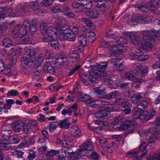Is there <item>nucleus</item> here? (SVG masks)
<instances>
[{
  "instance_id": "obj_1",
  "label": "nucleus",
  "mask_w": 160,
  "mask_h": 160,
  "mask_svg": "<svg viewBox=\"0 0 160 160\" xmlns=\"http://www.w3.org/2000/svg\"><path fill=\"white\" fill-rule=\"evenodd\" d=\"M107 65V62L105 64V63L101 62L100 64L94 67L91 72L89 73V75L81 74L80 75L81 80L86 85L98 83L99 78L101 76L104 77L107 75V73L105 71Z\"/></svg>"
},
{
  "instance_id": "obj_2",
  "label": "nucleus",
  "mask_w": 160,
  "mask_h": 160,
  "mask_svg": "<svg viewBox=\"0 0 160 160\" xmlns=\"http://www.w3.org/2000/svg\"><path fill=\"white\" fill-rule=\"evenodd\" d=\"M36 51L35 49L25 48L24 49V55L21 59L22 63L31 68H36L37 66L35 60Z\"/></svg>"
},
{
  "instance_id": "obj_3",
  "label": "nucleus",
  "mask_w": 160,
  "mask_h": 160,
  "mask_svg": "<svg viewBox=\"0 0 160 160\" xmlns=\"http://www.w3.org/2000/svg\"><path fill=\"white\" fill-rule=\"evenodd\" d=\"M56 30L57 31L54 32V34L59 39H65L72 42L75 40V35L71 31L68 25H59L58 27L57 26Z\"/></svg>"
},
{
  "instance_id": "obj_4",
  "label": "nucleus",
  "mask_w": 160,
  "mask_h": 160,
  "mask_svg": "<svg viewBox=\"0 0 160 160\" xmlns=\"http://www.w3.org/2000/svg\"><path fill=\"white\" fill-rule=\"evenodd\" d=\"M93 149V146L92 144L90 139L87 140L83 144L80 146V149L76 151V153L78 154V156L81 157L82 156L85 155L86 151H90Z\"/></svg>"
},
{
  "instance_id": "obj_5",
  "label": "nucleus",
  "mask_w": 160,
  "mask_h": 160,
  "mask_svg": "<svg viewBox=\"0 0 160 160\" xmlns=\"http://www.w3.org/2000/svg\"><path fill=\"white\" fill-rule=\"evenodd\" d=\"M62 153H64L66 157H68L69 159H76L78 157V154L75 152H72L69 148L67 147V144L62 147Z\"/></svg>"
},
{
  "instance_id": "obj_6",
  "label": "nucleus",
  "mask_w": 160,
  "mask_h": 160,
  "mask_svg": "<svg viewBox=\"0 0 160 160\" xmlns=\"http://www.w3.org/2000/svg\"><path fill=\"white\" fill-rule=\"evenodd\" d=\"M77 98L78 101H83L87 104H92L94 102L89 95L85 94L83 93H78L77 96Z\"/></svg>"
},
{
  "instance_id": "obj_7",
  "label": "nucleus",
  "mask_w": 160,
  "mask_h": 160,
  "mask_svg": "<svg viewBox=\"0 0 160 160\" xmlns=\"http://www.w3.org/2000/svg\"><path fill=\"white\" fill-rule=\"evenodd\" d=\"M132 67L135 71L141 75H144L148 73V68L145 66L142 67L140 63H134Z\"/></svg>"
},
{
  "instance_id": "obj_8",
  "label": "nucleus",
  "mask_w": 160,
  "mask_h": 160,
  "mask_svg": "<svg viewBox=\"0 0 160 160\" xmlns=\"http://www.w3.org/2000/svg\"><path fill=\"white\" fill-rule=\"evenodd\" d=\"M160 7V1L159 0H151V13L156 14L159 13L158 8Z\"/></svg>"
},
{
  "instance_id": "obj_9",
  "label": "nucleus",
  "mask_w": 160,
  "mask_h": 160,
  "mask_svg": "<svg viewBox=\"0 0 160 160\" xmlns=\"http://www.w3.org/2000/svg\"><path fill=\"white\" fill-rule=\"evenodd\" d=\"M106 0H96V7L101 9L102 11H105L108 9Z\"/></svg>"
},
{
  "instance_id": "obj_10",
  "label": "nucleus",
  "mask_w": 160,
  "mask_h": 160,
  "mask_svg": "<svg viewBox=\"0 0 160 160\" xmlns=\"http://www.w3.org/2000/svg\"><path fill=\"white\" fill-rule=\"evenodd\" d=\"M110 113L105 110L103 108H101L98 110L95 113V116L99 119H104L108 116Z\"/></svg>"
},
{
  "instance_id": "obj_11",
  "label": "nucleus",
  "mask_w": 160,
  "mask_h": 160,
  "mask_svg": "<svg viewBox=\"0 0 160 160\" xmlns=\"http://www.w3.org/2000/svg\"><path fill=\"white\" fill-rule=\"evenodd\" d=\"M140 150L142 152L141 155L139 157L138 156L135 155L133 157V160H140V159L142 158L146 154L148 150L146 147V144L144 142H143L139 146Z\"/></svg>"
},
{
  "instance_id": "obj_12",
  "label": "nucleus",
  "mask_w": 160,
  "mask_h": 160,
  "mask_svg": "<svg viewBox=\"0 0 160 160\" xmlns=\"http://www.w3.org/2000/svg\"><path fill=\"white\" fill-rule=\"evenodd\" d=\"M126 35L128 38H130L131 42L136 46L138 45L140 42L139 39L138 37H137L130 32H127Z\"/></svg>"
},
{
  "instance_id": "obj_13",
  "label": "nucleus",
  "mask_w": 160,
  "mask_h": 160,
  "mask_svg": "<svg viewBox=\"0 0 160 160\" xmlns=\"http://www.w3.org/2000/svg\"><path fill=\"white\" fill-rule=\"evenodd\" d=\"M134 7L138 8L141 12L144 13H147L149 10V4L147 3L143 5L142 4L138 3L134 5Z\"/></svg>"
},
{
  "instance_id": "obj_14",
  "label": "nucleus",
  "mask_w": 160,
  "mask_h": 160,
  "mask_svg": "<svg viewBox=\"0 0 160 160\" xmlns=\"http://www.w3.org/2000/svg\"><path fill=\"white\" fill-rule=\"evenodd\" d=\"M85 14L87 16L92 19H95L98 18L99 14L97 10H87L85 11Z\"/></svg>"
},
{
  "instance_id": "obj_15",
  "label": "nucleus",
  "mask_w": 160,
  "mask_h": 160,
  "mask_svg": "<svg viewBox=\"0 0 160 160\" xmlns=\"http://www.w3.org/2000/svg\"><path fill=\"white\" fill-rule=\"evenodd\" d=\"M115 102L117 105L122 106L124 108L130 107L132 105L131 103L126 101L125 99L123 98L117 99L115 100Z\"/></svg>"
},
{
  "instance_id": "obj_16",
  "label": "nucleus",
  "mask_w": 160,
  "mask_h": 160,
  "mask_svg": "<svg viewBox=\"0 0 160 160\" xmlns=\"http://www.w3.org/2000/svg\"><path fill=\"white\" fill-rule=\"evenodd\" d=\"M43 70L45 73H49L52 74H54L55 71L52 65H51L49 62H47L44 65Z\"/></svg>"
},
{
  "instance_id": "obj_17",
  "label": "nucleus",
  "mask_w": 160,
  "mask_h": 160,
  "mask_svg": "<svg viewBox=\"0 0 160 160\" xmlns=\"http://www.w3.org/2000/svg\"><path fill=\"white\" fill-rule=\"evenodd\" d=\"M38 22V19L36 18H33L30 21V26L29 27L30 32L33 34L36 30V25Z\"/></svg>"
},
{
  "instance_id": "obj_18",
  "label": "nucleus",
  "mask_w": 160,
  "mask_h": 160,
  "mask_svg": "<svg viewBox=\"0 0 160 160\" xmlns=\"http://www.w3.org/2000/svg\"><path fill=\"white\" fill-rule=\"evenodd\" d=\"M23 125V122H13L12 125V128L16 132L22 131V127Z\"/></svg>"
},
{
  "instance_id": "obj_19",
  "label": "nucleus",
  "mask_w": 160,
  "mask_h": 160,
  "mask_svg": "<svg viewBox=\"0 0 160 160\" xmlns=\"http://www.w3.org/2000/svg\"><path fill=\"white\" fill-rule=\"evenodd\" d=\"M11 147L10 144L7 139L5 140L3 138L0 140V147L2 149L8 150Z\"/></svg>"
},
{
  "instance_id": "obj_20",
  "label": "nucleus",
  "mask_w": 160,
  "mask_h": 160,
  "mask_svg": "<svg viewBox=\"0 0 160 160\" xmlns=\"http://www.w3.org/2000/svg\"><path fill=\"white\" fill-rule=\"evenodd\" d=\"M151 34H152L151 36V42L160 40V29L155 32L152 31Z\"/></svg>"
},
{
  "instance_id": "obj_21",
  "label": "nucleus",
  "mask_w": 160,
  "mask_h": 160,
  "mask_svg": "<svg viewBox=\"0 0 160 160\" xmlns=\"http://www.w3.org/2000/svg\"><path fill=\"white\" fill-rule=\"evenodd\" d=\"M21 29V25L20 24L14 26L12 29V34L14 38L18 37L19 34Z\"/></svg>"
},
{
  "instance_id": "obj_22",
  "label": "nucleus",
  "mask_w": 160,
  "mask_h": 160,
  "mask_svg": "<svg viewBox=\"0 0 160 160\" xmlns=\"http://www.w3.org/2000/svg\"><path fill=\"white\" fill-rule=\"evenodd\" d=\"M62 12H63L64 14L70 18H73L75 16L73 12L71 11V10L69 8L66 6H62Z\"/></svg>"
},
{
  "instance_id": "obj_23",
  "label": "nucleus",
  "mask_w": 160,
  "mask_h": 160,
  "mask_svg": "<svg viewBox=\"0 0 160 160\" xmlns=\"http://www.w3.org/2000/svg\"><path fill=\"white\" fill-rule=\"evenodd\" d=\"M80 1L81 5L83 6L84 8L89 9L91 8L92 6V2L91 0H77Z\"/></svg>"
},
{
  "instance_id": "obj_24",
  "label": "nucleus",
  "mask_w": 160,
  "mask_h": 160,
  "mask_svg": "<svg viewBox=\"0 0 160 160\" xmlns=\"http://www.w3.org/2000/svg\"><path fill=\"white\" fill-rule=\"evenodd\" d=\"M119 92L117 91H114L104 95V98L108 99H111L117 98L119 95Z\"/></svg>"
},
{
  "instance_id": "obj_25",
  "label": "nucleus",
  "mask_w": 160,
  "mask_h": 160,
  "mask_svg": "<svg viewBox=\"0 0 160 160\" xmlns=\"http://www.w3.org/2000/svg\"><path fill=\"white\" fill-rule=\"evenodd\" d=\"M58 125L60 128H63L64 129H66L68 128L70 125V123L68 122L67 119H64L62 120L61 121Z\"/></svg>"
},
{
  "instance_id": "obj_26",
  "label": "nucleus",
  "mask_w": 160,
  "mask_h": 160,
  "mask_svg": "<svg viewBox=\"0 0 160 160\" xmlns=\"http://www.w3.org/2000/svg\"><path fill=\"white\" fill-rule=\"evenodd\" d=\"M70 58L72 59V62L74 63L76 62L78 58V54L76 50H71L69 53Z\"/></svg>"
},
{
  "instance_id": "obj_27",
  "label": "nucleus",
  "mask_w": 160,
  "mask_h": 160,
  "mask_svg": "<svg viewBox=\"0 0 160 160\" xmlns=\"http://www.w3.org/2000/svg\"><path fill=\"white\" fill-rule=\"evenodd\" d=\"M30 21L28 18H26L23 20L21 25L22 28L25 30L27 32L29 31L30 29L29 27L30 26Z\"/></svg>"
},
{
  "instance_id": "obj_28",
  "label": "nucleus",
  "mask_w": 160,
  "mask_h": 160,
  "mask_svg": "<svg viewBox=\"0 0 160 160\" xmlns=\"http://www.w3.org/2000/svg\"><path fill=\"white\" fill-rule=\"evenodd\" d=\"M0 6L1 7L6 6L7 7V8L4 10H3V9H0V10H1L2 11V12H3L5 14V16L6 15H8V17H14L16 16V14H15V13L14 12H13V10H12V8H8L7 12L6 13H5V12H4V11L7 9V8H8L7 6V5H5L3 6L1 5Z\"/></svg>"
},
{
  "instance_id": "obj_29",
  "label": "nucleus",
  "mask_w": 160,
  "mask_h": 160,
  "mask_svg": "<svg viewBox=\"0 0 160 160\" xmlns=\"http://www.w3.org/2000/svg\"><path fill=\"white\" fill-rule=\"evenodd\" d=\"M142 98V97L141 96L140 93H138L132 96L131 99L133 103H136L138 102Z\"/></svg>"
},
{
  "instance_id": "obj_30",
  "label": "nucleus",
  "mask_w": 160,
  "mask_h": 160,
  "mask_svg": "<svg viewBox=\"0 0 160 160\" xmlns=\"http://www.w3.org/2000/svg\"><path fill=\"white\" fill-rule=\"evenodd\" d=\"M140 108L137 106L135 107L132 111L133 114L135 118L136 119L138 118L141 112L143 111Z\"/></svg>"
},
{
  "instance_id": "obj_31",
  "label": "nucleus",
  "mask_w": 160,
  "mask_h": 160,
  "mask_svg": "<svg viewBox=\"0 0 160 160\" xmlns=\"http://www.w3.org/2000/svg\"><path fill=\"white\" fill-rule=\"evenodd\" d=\"M82 21L83 23H85L89 28L92 29L94 28L93 23L89 19L84 18L82 19Z\"/></svg>"
},
{
  "instance_id": "obj_32",
  "label": "nucleus",
  "mask_w": 160,
  "mask_h": 160,
  "mask_svg": "<svg viewBox=\"0 0 160 160\" xmlns=\"http://www.w3.org/2000/svg\"><path fill=\"white\" fill-rule=\"evenodd\" d=\"M123 120L124 119L122 116H118L116 117L112 122V124L113 125L121 124L123 122Z\"/></svg>"
},
{
  "instance_id": "obj_33",
  "label": "nucleus",
  "mask_w": 160,
  "mask_h": 160,
  "mask_svg": "<svg viewBox=\"0 0 160 160\" xmlns=\"http://www.w3.org/2000/svg\"><path fill=\"white\" fill-rule=\"evenodd\" d=\"M103 106L104 107L102 108H104L105 111L109 113L111 111H114L116 110V109L113 107V105L112 104H110L108 103H107V104H103Z\"/></svg>"
},
{
  "instance_id": "obj_34",
  "label": "nucleus",
  "mask_w": 160,
  "mask_h": 160,
  "mask_svg": "<svg viewBox=\"0 0 160 160\" xmlns=\"http://www.w3.org/2000/svg\"><path fill=\"white\" fill-rule=\"evenodd\" d=\"M62 61H60L56 57L55 58H53L50 60L49 63L55 67H58L61 65Z\"/></svg>"
},
{
  "instance_id": "obj_35",
  "label": "nucleus",
  "mask_w": 160,
  "mask_h": 160,
  "mask_svg": "<svg viewBox=\"0 0 160 160\" xmlns=\"http://www.w3.org/2000/svg\"><path fill=\"white\" fill-rule=\"evenodd\" d=\"M4 45L6 47H9L10 46H13L14 43L9 38H5L3 40Z\"/></svg>"
},
{
  "instance_id": "obj_36",
  "label": "nucleus",
  "mask_w": 160,
  "mask_h": 160,
  "mask_svg": "<svg viewBox=\"0 0 160 160\" xmlns=\"http://www.w3.org/2000/svg\"><path fill=\"white\" fill-rule=\"evenodd\" d=\"M86 36L87 38H89V41L93 42L95 39V34L93 32H87L86 33Z\"/></svg>"
},
{
  "instance_id": "obj_37",
  "label": "nucleus",
  "mask_w": 160,
  "mask_h": 160,
  "mask_svg": "<svg viewBox=\"0 0 160 160\" xmlns=\"http://www.w3.org/2000/svg\"><path fill=\"white\" fill-rule=\"evenodd\" d=\"M20 40L21 42L23 44H27L29 41V38L28 34L26 33L23 34Z\"/></svg>"
},
{
  "instance_id": "obj_38",
  "label": "nucleus",
  "mask_w": 160,
  "mask_h": 160,
  "mask_svg": "<svg viewBox=\"0 0 160 160\" xmlns=\"http://www.w3.org/2000/svg\"><path fill=\"white\" fill-rule=\"evenodd\" d=\"M48 45L54 49H57L59 47V42L58 41L53 39L51 40Z\"/></svg>"
},
{
  "instance_id": "obj_39",
  "label": "nucleus",
  "mask_w": 160,
  "mask_h": 160,
  "mask_svg": "<svg viewBox=\"0 0 160 160\" xmlns=\"http://www.w3.org/2000/svg\"><path fill=\"white\" fill-rule=\"evenodd\" d=\"M142 46L144 49L149 50L150 49V40H143L142 43Z\"/></svg>"
},
{
  "instance_id": "obj_40",
  "label": "nucleus",
  "mask_w": 160,
  "mask_h": 160,
  "mask_svg": "<svg viewBox=\"0 0 160 160\" xmlns=\"http://www.w3.org/2000/svg\"><path fill=\"white\" fill-rule=\"evenodd\" d=\"M140 33L142 35L143 40H150V32L149 31H142Z\"/></svg>"
},
{
  "instance_id": "obj_41",
  "label": "nucleus",
  "mask_w": 160,
  "mask_h": 160,
  "mask_svg": "<svg viewBox=\"0 0 160 160\" xmlns=\"http://www.w3.org/2000/svg\"><path fill=\"white\" fill-rule=\"evenodd\" d=\"M30 6L31 8L35 11H37L39 8V4L37 1L32 2L30 3Z\"/></svg>"
},
{
  "instance_id": "obj_42",
  "label": "nucleus",
  "mask_w": 160,
  "mask_h": 160,
  "mask_svg": "<svg viewBox=\"0 0 160 160\" xmlns=\"http://www.w3.org/2000/svg\"><path fill=\"white\" fill-rule=\"evenodd\" d=\"M28 140L29 138L28 137H24L22 141L18 145V147L20 148H23L26 147L28 145Z\"/></svg>"
},
{
  "instance_id": "obj_43",
  "label": "nucleus",
  "mask_w": 160,
  "mask_h": 160,
  "mask_svg": "<svg viewBox=\"0 0 160 160\" xmlns=\"http://www.w3.org/2000/svg\"><path fill=\"white\" fill-rule=\"evenodd\" d=\"M86 36L81 35L78 37L79 43L81 46H84L86 43L87 39Z\"/></svg>"
},
{
  "instance_id": "obj_44",
  "label": "nucleus",
  "mask_w": 160,
  "mask_h": 160,
  "mask_svg": "<svg viewBox=\"0 0 160 160\" xmlns=\"http://www.w3.org/2000/svg\"><path fill=\"white\" fill-rule=\"evenodd\" d=\"M23 122V125L22 127V131H23L26 134H28L30 132V127L28 124Z\"/></svg>"
},
{
  "instance_id": "obj_45",
  "label": "nucleus",
  "mask_w": 160,
  "mask_h": 160,
  "mask_svg": "<svg viewBox=\"0 0 160 160\" xmlns=\"http://www.w3.org/2000/svg\"><path fill=\"white\" fill-rule=\"evenodd\" d=\"M10 143L15 144L18 142H19V139L16 136H11L8 137Z\"/></svg>"
},
{
  "instance_id": "obj_46",
  "label": "nucleus",
  "mask_w": 160,
  "mask_h": 160,
  "mask_svg": "<svg viewBox=\"0 0 160 160\" xmlns=\"http://www.w3.org/2000/svg\"><path fill=\"white\" fill-rule=\"evenodd\" d=\"M137 106L141 108V110L143 111V109H145L148 107V104L146 101L144 100L141 101Z\"/></svg>"
},
{
  "instance_id": "obj_47",
  "label": "nucleus",
  "mask_w": 160,
  "mask_h": 160,
  "mask_svg": "<svg viewBox=\"0 0 160 160\" xmlns=\"http://www.w3.org/2000/svg\"><path fill=\"white\" fill-rule=\"evenodd\" d=\"M43 59L44 58L43 56H42V55H40L39 56H38L37 58V59H35V60L36 61V64L37 66L36 68L33 67L32 68H34L36 69L38 68V66L42 62Z\"/></svg>"
},
{
  "instance_id": "obj_48",
  "label": "nucleus",
  "mask_w": 160,
  "mask_h": 160,
  "mask_svg": "<svg viewBox=\"0 0 160 160\" xmlns=\"http://www.w3.org/2000/svg\"><path fill=\"white\" fill-rule=\"evenodd\" d=\"M55 29L54 27L52 26H49L47 27L46 31L44 33L47 34V35L50 37L51 34H52L53 32H54V31ZM52 36V35H51Z\"/></svg>"
},
{
  "instance_id": "obj_49",
  "label": "nucleus",
  "mask_w": 160,
  "mask_h": 160,
  "mask_svg": "<svg viewBox=\"0 0 160 160\" xmlns=\"http://www.w3.org/2000/svg\"><path fill=\"white\" fill-rule=\"evenodd\" d=\"M149 114L147 110L142 111L141 112L138 118L141 120H144L148 117Z\"/></svg>"
},
{
  "instance_id": "obj_50",
  "label": "nucleus",
  "mask_w": 160,
  "mask_h": 160,
  "mask_svg": "<svg viewBox=\"0 0 160 160\" xmlns=\"http://www.w3.org/2000/svg\"><path fill=\"white\" fill-rule=\"evenodd\" d=\"M142 21V17L140 16H138L136 17L135 19H131V23H133L134 25H137V23Z\"/></svg>"
},
{
  "instance_id": "obj_51",
  "label": "nucleus",
  "mask_w": 160,
  "mask_h": 160,
  "mask_svg": "<svg viewBox=\"0 0 160 160\" xmlns=\"http://www.w3.org/2000/svg\"><path fill=\"white\" fill-rule=\"evenodd\" d=\"M11 133V131L9 130H3L1 132V135L3 137H6L5 138L11 136L10 134Z\"/></svg>"
},
{
  "instance_id": "obj_52",
  "label": "nucleus",
  "mask_w": 160,
  "mask_h": 160,
  "mask_svg": "<svg viewBox=\"0 0 160 160\" xmlns=\"http://www.w3.org/2000/svg\"><path fill=\"white\" fill-rule=\"evenodd\" d=\"M125 78L128 79L129 80L132 81L135 78V76L133 74L129 72L125 73L124 75Z\"/></svg>"
},
{
  "instance_id": "obj_53",
  "label": "nucleus",
  "mask_w": 160,
  "mask_h": 160,
  "mask_svg": "<svg viewBox=\"0 0 160 160\" xmlns=\"http://www.w3.org/2000/svg\"><path fill=\"white\" fill-rule=\"evenodd\" d=\"M102 82L107 86L112 85L113 83V81L108 78H104L102 79Z\"/></svg>"
},
{
  "instance_id": "obj_54",
  "label": "nucleus",
  "mask_w": 160,
  "mask_h": 160,
  "mask_svg": "<svg viewBox=\"0 0 160 160\" xmlns=\"http://www.w3.org/2000/svg\"><path fill=\"white\" fill-rule=\"evenodd\" d=\"M59 152L58 150H51L47 152L45 154V155L47 156L53 157Z\"/></svg>"
},
{
  "instance_id": "obj_55",
  "label": "nucleus",
  "mask_w": 160,
  "mask_h": 160,
  "mask_svg": "<svg viewBox=\"0 0 160 160\" xmlns=\"http://www.w3.org/2000/svg\"><path fill=\"white\" fill-rule=\"evenodd\" d=\"M90 158L92 160H98L99 156L96 152L93 151L90 155Z\"/></svg>"
},
{
  "instance_id": "obj_56",
  "label": "nucleus",
  "mask_w": 160,
  "mask_h": 160,
  "mask_svg": "<svg viewBox=\"0 0 160 160\" xmlns=\"http://www.w3.org/2000/svg\"><path fill=\"white\" fill-rule=\"evenodd\" d=\"M116 145L114 143H112L111 145H109L108 146L105 145L104 148H106V149L109 153H112V149L114 147V146H116Z\"/></svg>"
},
{
  "instance_id": "obj_57",
  "label": "nucleus",
  "mask_w": 160,
  "mask_h": 160,
  "mask_svg": "<svg viewBox=\"0 0 160 160\" xmlns=\"http://www.w3.org/2000/svg\"><path fill=\"white\" fill-rule=\"evenodd\" d=\"M44 57L46 59H50V60L53 58V53L50 51H47L45 52Z\"/></svg>"
},
{
  "instance_id": "obj_58",
  "label": "nucleus",
  "mask_w": 160,
  "mask_h": 160,
  "mask_svg": "<svg viewBox=\"0 0 160 160\" xmlns=\"http://www.w3.org/2000/svg\"><path fill=\"white\" fill-rule=\"evenodd\" d=\"M47 27H48L46 23L43 22L41 23L40 25V30L41 32L44 33L46 31Z\"/></svg>"
},
{
  "instance_id": "obj_59",
  "label": "nucleus",
  "mask_w": 160,
  "mask_h": 160,
  "mask_svg": "<svg viewBox=\"0 0 160 160\" xmlns=\"http://www.w3.org/2000/svg\"><path fill=\"white\" fill-rule=\"evenodd\" d=\"M56 58L60 61H63L62 60L66 58L67 56L64 52L58 54L56 56Z\"/></svg>"
},
{
  "instance_id": "obj_60",
  "label": "nucleus",
  "mask_w": 160,
  "mask_h": 160,
  "mask_svg": "<svg viewBox=\"0 0 160 160\" xmlns=\"http://www.w3.org/2000/svg\"><path fill=\"white\" fill-rule=\"evenodd\" d=\"M149 58V56L147 54H142L139 55L138 60L140 61H144L147 60Z\"/></svg>"
},
{
  "instance_id": "obj_61",
  "label": "nucleus",
  "mask_w": 160,
  "mask_h": 160,
  "mask_svg": "<svg viewBox=\"0 0 160 160\" xmlns=\"http://www.w3.org/2000/svg\"><path fill=\"white\" fill-rule=\"evenodd\" d=\"M7 29V23L6 22H4L0 24V35L2 33L4 30H6Z\"/></svg>"
},
{
  "instance_id": "obj_62",
  "label": "nucleus",
  "mask_w": 160,
  "mask_h": 160,
  "mask_svg": "<svg viewBox=\"0 0 160 160\" xmlns=\"http://www.w3.org/2000/svg\"><path fill=\"white\" fill-rule=\"evenodd\" d=\"M23 153L21 151L19 150H16L13 152V155L14 156H16L18 158H22Z\"/></svg>"
},
{
  "instance_id": "obj_63",
  "label": "nucleus",
  "mask_w": 160,
  "mask_h": 160,
  "mask_svg": "<svg viewBox=\"0 0 160 160\" xmlns=\"http://www.w3.org/2000/svg\"><path fill=\"white\" fill-rule=\"evenodd\" d=\"M117 42V43L119 44H123L126 43L127 40L124 37H121Z\"/></svg>"
},
{
  "instance_id": "obj_64",
  "label": "nucleus",
  "mask_w": 160,
  "mask_h": 160,
  "mask_svg": "<svg viewBox=\"0 0 160 160\" xmlns=\"http://www.w3.org/2000/svg\"><path fill=\"white\" fill-rule=\"evenodd\" d=\"M98 140L99 141V142L100 144V145L102 147H103V148H104V146L107 144V142L104 139H102L100 138H99Z\"/></svg>"
}]
</instances>
